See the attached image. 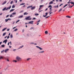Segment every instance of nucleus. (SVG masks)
Returning <instances> with one entry per match:
<instances>
[{
	"label": "nucleus",
	"instance_id": "nucleus-1",
	"mask_svg": "<svg viewBox=\"0 0 74 74\" xmlns=\"http://www.w3.org/2000/svg\"><path fill=\"white\" fill-rule=\"evenodd\" d=\"M10 8H11V6H10L9 7H8L7 8L6 7H5L2 9V11H5V10L7 11L8 10H10Z\"/></svg>",
	"mask_w": 74,
	"mask_h": 74
},
{
	"label": "nucleus",
	"instance_id": "nucleus-2",
	"mask_svg": "<svg viewBox=\"0 0 74 74\" xmlns=\"http://www.w3.org/2000/svg\"><path fill=\"white\" fill-rule=\"evenodd\" d=\"M25 20L27 21H30L32 19V18H31V16H29L25 18Z\"/></svg>",
	"mask_w": 74,
	"mask_h": 74
},
{
	"label": "nucleus",
	"instance_id": "nucleus-3",
	"mask_svg": "<svg viewBox=\"0 0 74 74\" xmlns=\"http://www.w3.org/2000/svg\"><path fill=\"white\" fill-rule=\"evenodd\" d=\"M16 59L18 62L22 60V58L18 56H17L16 57Z\"/></svg>",
	"mask_w": 74,
	"mask_h": 74
},
{
	"label": "nucleus",
	"instance_id": "nucleus-4",
	"mask_svg": "<svg viewBox=\"0 0 74 74\" xmlns=\"http://www.w3.org/2000/svg\"><path fill=\"white\" fill-rule=\"evenodd\" d=\"M36 47H37V48H38V49H40V50H42V49H43L41 48V47H39L37 46H36Z\"/></svg>",
	"mask_w": 74,
	"mask_h": 74
},
{
	"label": "nucleus",
	"instance_id": "nucleus-5",
	"mask_svg": "<svg viewBox=\"0 0 74 74\" xmlns=\"http://www.w3.org/2000/svg\"><path fill=\"white\" fill-rule=\"evenodd\" d=\"M48 12H46L45 13V15H43V16L44 17V18H45V17H46L47 16V15H48Z\"/></svg>",
	"mask_w": 74,
	"mask_h": 74
},
{
	"label": "nucleus",
	"instance_id": "nucleus-6",
	"mask_svg": "<svg viewBox=\"0 0 74 74\" xmlns=\"http://www.w3.org/2000/svg\"><path fill=\"white\" fill-rule=\"evenodd\" d=\"M33 22H34V21H29V23H28L29 24H33Z\"/></svg>",
	"mask_w": 74,
	"mask_h": 74
},
{
	"label": "nucleus",
	"instance_id": "nucleus-7",
	"mask_svg": "<svg viewBox=\"0 0 74 74\" xmlns=\"http://www.w3.org/2000/svg\"><path fill=\"white\" fill-rule=\"evenodd\" d=\"M7 41H8L7 39L3 41V42H5V44H6L7 42Z\"/></svg>",
	"mask_w": 74,
	"mask_h": 74
},
{
	"label": "nucleus",
	"instance_id": "nucleus-8",
	"mask_svg": "<svg viewBox=\"0 0 74 74\" xmlns=\"http://www.w3.org/2000/svg\"><path fill=\"white\" fill-rule=\"evenodd\" d=\"M35 8H36L35 6L31 7V10H33L35 9Z\"/></svg>",
	"mask_w": 74,
	"mask_h": 74
},
{
	"label": "nucleus",
	"instance_id": "nucleus-9",
	"mask_svg": "<svg viewBox=\"0 0 74 74\" xmlns=\"http://www.w3.org/2000/svg\"><path fill=\"white\" fill-rule=\"evenodd\" d=\"M9 51V49H7L5 50V53H7V51Z\"/></svg>",
	"mask_w": 74,
	"mask_h": 74
},
{
	"label": "nucleus",
	"instance_id": "nucleus-10",
	"mask_svg": "<svg viewBox=\"0 0 74 74\" xmlns=\"http://www.w3.org/2000/svg\"><path fill=\"white\" fill-rule=\"evenodd\" d=\"M33 7V5H32L31 6H28L27 8V9H28V8H31Z\"/></svg>",
	"mask_w": 74,
	"mask_h": 74
},
{
	"label": "nucleus",
	"instance_id": "nucleus-11",
	"mask_svg": "<svg viewBox=\"0 0 74 74\" xmlns=\"http://www.w3.org/2000/svg\"><path fill=\"white\" fill-rule=\"evenodd\" d=\"M66 18H71V16H66Z\"/></svg>",
	"mask_w": 74,
	"mask_h": 74
},
{
	"label": "nucleus",
	"instance_id": "nucleus-12",
	"mask_svg": "<svg viewBox=\"0 0 74 74\" xmlns=\"http://www.w3.org/2000/svg\"><path fill=\"white\" fill-rule=\"evenodd\" d=\"M6 29H7V28H3V29H2V32H4V31L5 30H6Z\"/></svg>",
	"mask_w": 74,
	"mask_h": 74
},
{
	"label": "nucleus",
	"instance_id": "nucleus-13",
	"mask_svg": "<svg viewBox=\"0 0 74 74\" xmlns=\"http://www.w3.org/2000/svg\"><path fill=\"white\" fill-rule=\"evenodd\" d=\"M6 3H7V1H5L2 3V5H4V4H5Z\"/></svg>",
	"mask_w": 74,
	"mask_h": 74
},
{
	"label": "nucleus",
	"instance_id": "nucleus-14",
	"mask_svg": "<svg viewBox=\"0 0 74 74\" xmlns=\"http://www.w3.org/2000/svg\"><path fill=\"white\" fill-rule=\"evenodd\" d=\"M23 15H21L20 16L18 17V18H23Z\"/></svg>",
	"mask_w": 74,
	"mask_h": 74
},
{
	"label": "nucleus",
	"instance_id": "nucleus-15",
	"mask_svg": "<svg viewBox=\"0 0 74 74\" xmlns=\"http://www.w3.org/2000/svg\"><path fill=\"white\" fill-rule=\"evenodd\" d=\"M5 22H7L8 21V19H5Z\"/></svg>",
	"mask_w": 74,
	"mask_h": 74
},
{
	"label": "nucleus",
	"instance_id": "nucleus-16",
	"mask_svg": "<svg viewBox=\"0 0 74 74\" xmlns=\"http://www.w3.org/2000/svg\"><path fill=\"white\" fill-rule=\"evenodd\" d=\"M27 14H28V13H27V12H25L24 13V15H26Z\"/></svg>",
	"mask_w": 74,
	"mask_h": 74
},
{
	"label": "nucleus",
	"instance_id": "nucleus-17",
	"mask_svg": "<svg viewBox=\"0 0 74 74\" xmlns=\"http://www.w3.org/2000/svg\"><path fill=\"white\" fill-rule=\"evenodd\" d=\"M1 47L2 48H4V47H5V45H1Z\"/></svg>",
	"mask_w": 74,
	"mask_h": 74
},
{
	"label": "nucleus",
	"instance_id": "nucleus-18",
	"mask_svg": "<svg viewBox=\"0 0 74 74\" xmlns=\"http://www.w3.org/2000/svg\"><path fill=\"white\" fill-rule=\"evenodd\" d=\"M68 5V4H66L63 7V8H65L66 6H67Z\"/></svg>",
	"mask_w": 74,
	"mask_h": 74
},
{
	"label": "nucleus",
	"instance_id": "nucleus-19",
	"mask_svg": "<svg viewBox=\"0 0 74 74\" xmlns=\"http://www.w3.org/2000/svg\"><path fill=\"white\" fill-rule=\"evenodd\" d=\"M15 7V6L14 5H13L12 6V8H14Z\"/></svg>",
	"mask_w": 74,
	"mask_h": 74
},
{
	"label": "nucleus",
	"instance_id": "nucleus-20",
	"mask_svg": "<svg viewBox=\"0 0 74 74\" xmlns=\"http://www.w3.org/2000/svg\"><path fill=\"white\" fill-rule=\"evenodd\" d=\"M53 4V2L52 1H51L49 3V4Z\"/></svg>",
	"mask_w": 74,
	"mask_h": 74
},
{
	"label": "nucleus",
	"instance_id": "nucleus-21",
	"mask_svg": "<svg viewBox=\"0 0 74 74\" xmlns=\"http://www.w3.org/2000/svg\"><path fill=\"white\" fill-rule=\"evenodd\" d=\"M74 6V5L73 4V5H72V6H69L68 8H72V7H73V6Z\"/></svg>",
	"mask_w": 74,
	"mask_h": 74
},
{
	"label": "nucleus",
	"instance_id": "nucleus-22",
	"mask_svg": "<svg viewBox=\"0 0 74 74\" xmlns=\"http://www.w3.org/2000/svg\"><path fill=\"white\" fill-rule=\"evenodd\" d=\"M51 16V15H50L49 16H47V17H45V19H47V18H49V17Z\"/></svg>",
	"mask_w": 74,
	"mask_h": 74
},
{
	"label": "nucleus",
	"instance_id": "nucleus-23",
	"mask_svg": "<svg viewBox=\"0 0 74 74\" xmlns=\"http://www.w3.org/2000/svg\"><path fill=\"white\" fill-rule=\"evenodd\" d=\"M14 11V9H12L10 10V12H12V11Z\"/></svg>",
	"mask_w": 74,
	"mask_h": 74
},
{
	"label": "nucleus",
	"instance_id": "nucleus-24",
	"mask_svg": "<svg viewBox=\"0 0 74 74\" xmlns=\"http://www.w3.org/2000/svg\"><path fill=\"white\" fill-rule=\"evenodd\" d=\"M5 34H6V32H5V33H3V36H5Z\"/></svg>",
	"mask_w": 74,
	"mask_h": 74
},
{
	"label": "nucleus",
	"instance_id": "nucleus-25",
	"mask_svg": "<svg viewBox=\"0 0 74 74\" xmlns=\"http://www.w3.org/2000/svg\"><path fill=\"white\" fill-rule=\"evenodd\" d=\"M62 8H61L58 11V12H60V11H62Z\"/></svg>",
	"mask_w": 74,
	"mask_h": 74
},
{
	"label": "nucleus",
	"instance_id": "nucleus-26",
	"mask_svg": "<svg viewBox=\"0 0 74 74\" xmlns=\"http://www.w3.org/2000/svg\"><path fill=\"white\" fill-rule=\"evenodd\" d=\"M43 6H44V5H40V8H41L42 7H43Z\"/></svg>",
	"mask_w": 74,
	"mask_h": 74
},
{
	"label": "nucleus",
	"instance_id": "nucleus-27",
	"mask_svg": "<svg viewBox=\"0 0 74 74\" xmlns=\"http://www.w3.org/2000/svg\"><path fill=\"white\" fill-rule=\"evenodd\" d=\"M13 62H15V63H16V62H17V61L16 60H14L13 61Z\"/></svg>",
	"mask_w": 74,
	"mask_h": 74
},
{
	"label": "nucleus",
	"instance_id": "nucleus-28",
	"mask_svg": "<svg viewBox=\"0 0 74 74\" xmlns=\"http://www.w3.org/2000/svg\"><path fill=\"white\" fill-rule=\"evenodd\" d=\"M10 38H13V36L12 35V34H11L10 35Z\"/></svg>",
	"mask_w": 74,
	"mask_h": 74
},
{
	"label": "nucleus",
	"instance_id": "nucleus-29",
	"mask_svg": "<svg viewBox=\"0 0 74 74\" xmlns=\"http://www.w3.org/2000/svg\"><path fill=\"white\" fill-rule=\"evenodd\" d=\"M25 3H23L20 4V5H23L25 4Z\"/></svg>",
	"mask_w": 74,
	"mask_h": 74
},
{
	"label": "nucleus",
	"instance_id": "nucleus-30",
	"mask_svg": "<svg viewBox=\"0 0 74 74\" xmlns=\"http://www.w3.org/2000/svg\"><path fill=\"white\" fill-rule=\"evenodd\" d=\"M58 5H57V6H54V8H58Z\"/></svg>",
	"mask_w": 74,
	"mask_h": 74
},
{
	"label": "nucleus",
	"instance_id": "nucleus-31",
	"mask_svg": "<svg viewBox=\"0 0 74 74\" xmlns=\"http://www.w3.org/2000/svg\"><path fill=\"white\" fill-rule=\"evenodd\" d=\"M52 7V6L51 5H50L48 6V8H50L51 7Z\"/></svg>",
	"mask_w": 74,
	"mask_h": 74
},
{
	"label": "nucleus",
	"instance_id": "nucleus-32",
	"mask_svg": "<svg viewBox=\"0 0 74 74\" xmlns=\"http://www.w3.org/2000/svg\"><path fill=\"white\" fill-rule=\"evenodd\" d=\"M19 21H20V20H17L16 22V23H18V22H19Z\"/></svg>",
	"mask_w": 74,
	"mask_h": 74
},
{
	"label": "nucleus",
	"instance_id": "nucleus-33",
	"mask_svg": "<svg viewBox=\"0 0 74 74\" xmlns=\"http://www.w3.org/2000/svg\"><path fill=\"white\" fill-rule=\"evenodd\" d=\"M48 31H46L45 32V34H48Z\"/></svg>",
	"mask_w": 74,
	"mask_h": 74
},
{
	"label": "nucleus",
	"instance_id": "nucleus-34",
	"mask_svg": "<svg viewBox=\"0 0 74 74\" xmlns=\"http://www.w3.org/2000/svg\"><path fill=\"white\" fill-rule=\"evenodd\" d=\"M12 14V15H15L16 14V12H13Z\"/></svg>",
	"mask_w": 74,
	"mask_h": 74
},
{
	"label": "nucleus",
	"instance_id": "nucleus-35",
	"mask_svg": "<svg viewBox=\"0 0 74 74\" xmlns=\"http://www.w3.org/2000/svg\"><path fill=\"white\" fill-rule=\"evenodd\" d=\"M3 56H1L0 57V60H1V59H3Z\"/></svg>",
	"mask_w": 74,
	"mask_h": 74
},
{
	"label": "nucleus",
	"instance_id": "nucleus-36",
	"mask_svg": "<svg viewBox=\"0 0 74 74\" xmlns=\"http://www.w3.org/2000/svg\"><path fill=\"white\" fill-rule=\"evenodd\" d=\"M31 58H28L27 59V61H29V60H30V59H31Z\"/></svg>",
	"mask_w": 74,
	"mask_h": 74
},
{
	"label": "nucleus",
	"instance_id": "nucleus-37",
	"mask_svg": "<svg viewBox=\"0 0 74 74\" xmlns=\"http://www.w3.org/2000/svg\"><path fill=\"white\" fill-rule=\"evenodd\" d=\"M39 15V14L38 13L37 14H35V15H36V16H38V15Z\"/></svg>",
	"mask_w": 74,
	"mask_h": 74
},
{
	"label": "nucleus",
	"instance_id": "nucleus-38",
	"mask_svg": "<svg viewBox=\"0 0 74 74\" xmlns=\"http://www.w3.org/2000/svg\"><path fill=\"white\" fill-rule=\"evenodd\" d=\"M43 52H44V51H40L39 52V53H43Z\"/></svg>",
	"mask_w": 74,
	"mask_h": 74
},
{
	"label": "nucleus",
	"instance_id": "nucleus-39",
	"mask_svg": "<svg viewBox=\"0 0 74 74\" xmlns=\"http://www.w3.org/2000/svg\"><path fill=\"white\" fill-rule=\"evenodd\" d=\"M17 30H18V29L16 28L14 29V32H16V31H17Z\"/></svg>",
	"mask_w": 74,
	"mask_h": 74
},
{
	"label": "nucleus",
	"instance_id": "nucleus-40",
	"mask_svg": "<svg viewBox=\"0 0 74 74\" xmlns=\"http://www.w3.org/2000/svg\"><path fill=\"white\" fill-rule=\"evenodd\" d=\"M52 7H51V8H49V10H50V11H52Z\"/></svg>",
	"mask_w": 74,
	"mask_h": 74
},
{
	"label": "nucleus",
	"instance_id": "nucleus-41",
	"mask_svg": "<svg viewBox=\"0 0 74 74\" xmlns=\"http://www.w3.org/2000/svg\"><path fill=\"white\" fill-rule=\"evenodd\" d=\"M23 47V45L22 46L20 47V48H22Z\"/></svg>",
	"mask_w": 74,
	"mask_h": 74
},
{
	"label": "nucleus",
	"instance_id": "nucleus-42",
	"mask_svg": "<svg viewBox=\"0 0 74 74\" xmlns=\"http://www.w3.org/2000/svg\"><path fill=\"white\" fill-rule=\"evenodd\" d=\"M12 14H11L10 16V17H13V16L12 15Z\"/></svg>",
	"mask_w": 74,
	"mask_h": 74
},
{
	"label": "nucleus",
	"instance_id": "nucleus-43",
	"mask_svg": "<svg viewBox=\"0 0 74 74\" xmlns=\"http://www.w3.org/2000/svg\"><path fill=\"white\" fill-rule=\"evenodd\" d=\"M12 3H13V1H11V2H10V4H12Z\"/></svg>",
	"mask_w": 74,
	"mask_h": 74
},
{
	"label": "nucleus",
	"instance_id": "nucleus-44",
	"mask_svg": "<svg viewBox=\"0 0 74 74\" xmlns=\"http://www.w3.org/2000/svg\"><path fill=\"white\" fill-rule=\"evenodd\" d=\"M34 29V27H32L31 28H30V29Z\"/></svg>",
	"mask_w": 74,
	"mask_h": 74
},
{
	"label": "nucleus",
	"instance_id": "nucleus-45",
	"mask_svg": "<svg viewBox=\"0 0 74 74\" xmlns=\"http://www.w3.org/2000/svg\"><path fill=\"white\" fill-rule=\"evenodd\" d=\"M10 38V36H8L7 37V39H8Z\"/></svg>",
	"mask_w": 74,
	"mask_h": 74
},
{
	"label": "nucleus",
	"instance_id": "nucleus-46",
	"mask_svg": "<svg viewBox=\"0 0 74 74\" xmlns=\"http://www.w3.org/2000/svg\"><path fill=\"white\" fill-rule=\"evenodd\" d=\"M63 5V4L62 3V4H60V5H59V6H60V7H61V6L62 5Z\"/></svg>",
	"mask_w": 74,
	"mask_h": 74
},
{
	"label": "nucleus",
	"instance_id": "nucleus-47",
	"mask_svg": "<svg viewBox=\"0 0 74 74\" xmlns=\"http://www.w3.org/2000/svg\"><path fill=\"white\" fill-rule=\"evenodd\" d=\"M8 16H9V15H7L6 16V18H8Z\"/></svg>",
	"mask_w": 74,
	"mask_h": 74
},
{
	"label": "nucleus",
	"instance_id": "nucleus-48",
	"mask_svg": "<svg viewBox=\"0 0 74 74\" xmlns=\"http://www.w3.org/2000/svg\"><path fill=\"white\" fill-rule=\"evenodd\" d=\"M8 21H11V19H10V18H8Z\"/></svg>",
	"mask_w": 74,
	"mask_h": 74
},
{
	"label": "nucleus",
	"instance_id": "nucleus-49",
	"mask_svg": "<svg viewBox=\"0 0 74 74\" xmlns=\"http://www.w3.org/2000/svg\"><path fill=\"white\" fill-rule=\"evenodd\" d=\"M10 30V29H7V30L8 32Z\"/></svg>",
	"mask_w": 74,
	"mask_h": 74
},
{
	"label": "nucleus",
	"instance_id": "nucleus-50",
	"mask_svg": "<svg viewBox=\"0 0 74 74\" xmlns=\"http://www.w3.org/2000/svg\"><path fill=\"white\" fill-rule=\"evenodd\" d=\"M34 44V42H31L30 43L31 44Z\"/></svg>",
	"mask_w": 74,
	"mask_h": 74
},
{
	"label": "nucleus",
	"instance_id": "nucleus-51",
	"mask_svg": "<svg viewBox=\"0 0 74 74\" xmlns=\"http://www.w3.org/2000/svg\"><path fill=\"white\" fill-rule=\"evenodd\" d=\"M27 37H29V34H27Z\"/></svg>",
	"mask_w": 74,
	"mask_h": 74
},
{
	"label": "nucleus",
	"instance_id": "nucleus-52",
	"mask_svg": "<svg viewBox=\"0 0 74 74\" xmlns=\"http://www.w3.org/2000/svg\"><path fill=\"white\" fill-rule=\"evenodd\" d=\"M16 49H14L13 50V51H16Z\"/></svg>",
	"mask_w": 74,
	"mask_h": 74
},
{
	"label": "nucleus",
	"instance_id": "nucleus-53",
	"mask_svg": "<svg viewBox=\"0 0 74 74\" xmlns=\"http://www.w3.org/2000/svg\"><path fill=\"white\" fill-rule=\"evenodd\" d=\"M23 12V11L22 10L20 12V13H21V12Z\"/></svg>",
	"mask_w": 74,
	"mask_h": 74
},
{
	"label": "nucleus",
	"instance_id": "nucleus-54",
	"mask_svg": "<svg viewBox=\"0 0 74 74\" xmlns=\"http://www.w3.org/2000/svg\"><path fill=\"white\" fill-rule=\"evenodd\" d=\"M40 20H38V21H37V23H38V22H40Z\"/></svg>",
	"mask_w": 74,
	"mask_h": 74
},
{
	"label": "nucleus",
	"instance_id": "nucleus-55",
	"mask_svg": "<svg viewBox=\"0 0 74 74\" xmlns=\"http://www.w3.org/2000/svg\"><path fill=\"white\" fill-rule=\"evenodd\" d=\"M17 2H18V1H17V0H16L15 1V3H17Z\"/></svg>",
	"mask_w": 74,
	"mask_h": 74
},
{
	"label": "nucleus",
	"instance_id": "nucleus-56",
	"mask_svg": "<svg viewBox=\"0 0 74 74\" xmlns=\"http://www.w3.org/2000/svg\"><path fill=\"white\" fill-rule=\"evenodd\" d=\"M10 42H9L8 44V45H10Z\"/></svg>",
	"mask_w": 74,
	"mask_h": 74
},
{
	"label": "nucleus",
	"instance_id": "nucleus-57",
	"mask_svg": "<svg viewBox=\"0 0 74 74\" xmlns=\"http://www.w3.org/2000/svg\"><path fill=\"white\" fill-rule=\"evenodd\" d=\"M2 44V42H0V45Z\"/></svg>",
	"mask_w": 74,
	"mask_h": 74
},
{
	"label": "nucleus",
	"instance_id": "nucleus-58",
	"mask_svg": "<svg viewBox=\"0 0 74 74\" xmlns=\"http://www.w3.org/2000/svg\"><path fill=\"white\" fill-rule=\"evenodd\" d=\"M41 11H42V10H41L40 11H39V12H41Z\"/></svg>",
	"mask_w": 74,
	"mask_h": 74
},
{
	"label": "nucleus",
	"instance_id": "nucleus-59",
	"mask_svg": "<svg viewBox=\"0 0 74 74\" xmlns=\"http://www.w3.org/2000/svg\"><path fill=\"white\" fill-rule=\"evenodd\" d=\"M52 13H53L52 12L50 13L49 15H51V14H52Z\"/></svg>",
	"mask_w": 74,
	"mask_h": 74
},
{
	"label": "nucleus",
	"instance_id": "nucleus-60",
	"mask_svg": "<svg viewBox=\"0 0 74 74\" xmlns=\"http://www.w3.org/2000/svg\"><path fill=\"white\" fill-rule=\"evenodd\" d=\"M47 10H48V8H47L46 9L45 11H47Z\"/></svg>",
	"mask_w": 74,
	"mask_h": 74
},
{
	"label": "nucleus",
	"instance_id": "nucleus-61",
	"mask_svg": "<svg viewBox=\"0 0 74 74\" xmlns=\"http://www.w3.org/2000/svg\"><path fill=\"white\" fill-rule=\"evenodd\" d=\"M32 19H34H34H36V18L35 17H34V18Z\"/></svg>",
	"mask_w": 74,
	"mask_h": 74
},
{
	"label": "nucleus",
	"instance_id": "nucleus-62",
	"mask_svg": "<svg viewBox=\"0 0 74 74\" xmlns=\"http://www.w3.org/2000/svg\"><path fill=\"white\" fill-rule=\"evenodd\" d=\"M15 28H16V27H14L13 28V29H15Z\"/></svg>",
	"mask_w": 74,
	"mask_h": 74
},
{
	"label": "nucleus",
	"instance_id": "nucleus-63",
	"mask_svg": "<svg viewBox=\"0 0 74 74\" xmlns=\"http://www.w3.org/2000/svg\"><path fill=\"white\" fill-rule=\"evenodd\" d=\"M10 45H12V44L11 43V41H10Z\"/></svg>",
	"mask_w": 74,
	"mask_h": 74
},
{
	"label": "nucleus",
	"instance_id": "nucleus-64",
	"mask_svg": "<svg viewBox=\"0 0 74 74\" xmlns=\"http://www.w3.org/2000/svg\"><path fill=\"white\" fill-rule=\"evenodd\" d=\"M58 1H59V0H56V1L57 2H58Z\"/></svg>",
	"mask_w": 74,
	"mask_h": 74
}]
</instances>
